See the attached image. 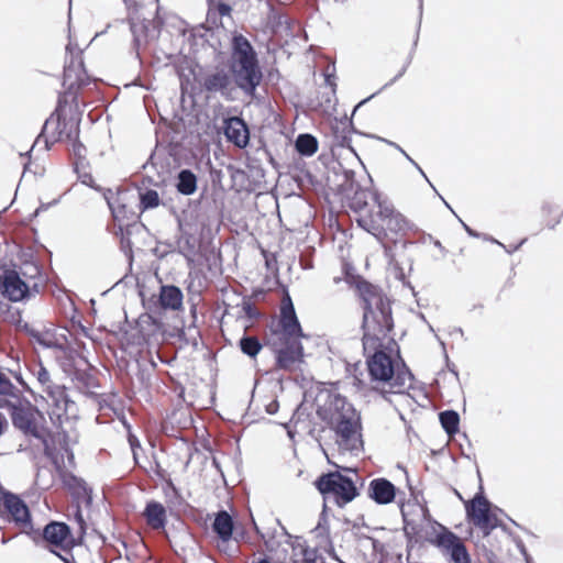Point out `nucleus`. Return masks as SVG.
<instances>
[{
    "label": "nucleus",
    "mask_w": 563,
    "mask_h": 563,
    "mask_svg": "<svg viewBox=\"0 0 563 563\" xmlns=\"http://www.w3.org/2000/svg\"><path fill=\"white\" fill-rule=\"evenodd\" d=\"M356 289L362 300L363 349L384 343L394 329V319L389 298L376 286L362 279Z\"/></svg>",
    "instance_id": "obj_1"
},
{
    "label": "nucleus",
    "mask_w": 563,
    "mask_h": 563,
    "mask_svg": "<svg viewBox=\"0 0 563 563\" xmlns=\"http://www.w3.org/2000/svg\"><path fill=\"white\" fill-rule=\"evenodd\" d=\"M228 67L236 89L245 97L254 99L263 80V71L255 48L241 33L232 36Z\"/></svg>",
    "instance_id": "obj_2"
},
{
    "label": "nucleus",
    "mask_w": 563,
    "mask_h": 563,
    "mask_svg": "<svg viewBox=\"0 0 563 563\" xmlns=\"http://www.w3.org/2000/svg\"><path fill=\"white\" fill-rule=\"evenodd\" d=\"M356 222L358 227L371 233L384 247L385 255L391 256V249L385 245L389 236H405L413 224L388 200L378 203L377 210L368 209V212L361 214Z\"/></svg>",
    "instance_id": "obj_3"
},
{
    "label": "nucleus",
    "mask_w": 563,
    "mask_h": 563,
    "mask_svg": "<svg viewBox=\"0 0 563 563\" xmlns=\"http://www.w3.org/2000/svg\"><path fill=\"white\" fill-rule=\"evenodd\" d=\"M363 350L366 355L367 369L372 380L382 382L389 386L388 390H382V396L385 399H387V394H404L411 387L413 375L405 365L402 368L395 369L394 360L385 351L384 343Z\"/></svg>",
    "instance_id": "obj_4"
},
{
    "label": "nucleus",
    "mask_w": 563,
    "mask_h": 563,
    "mask_svg": "<svg viewBox=\"0 0 563 563\" xmlns=\"http://www.w3.org/2000/svg\"><path fill=\"white\" fill-rule=\"evenodd\" d=\"M329 399V424L334 430L340 446L357 454L363 445L360 433L362 426L358 412L340 394H331Z\"/></svg>",
    "instance_id": "obj_5"
},
{
    "label": "nucleus",
    "mask_w": 563,
    "mask_h": 563,
    "mask_svg": "<svg viewBox=\"0 0 563 563\" xmlns=\"http://www.w3.org/2000/svg\"><path fill=\"white\" fill-rule=\"evenodd\" d=\"M314 486L324 500L332 496L335 505L341 508L360 495L354 479L338 471L321 474L316 479Z\"/></svg>",
    "instance_id": "obj_6"
},
{
    "label": "nucleus",
    "mask_w": 563,
    "mask_h": 563,
    "mask_svg": "<svg viewBox=\"0 0 563 563\" xmlns=\"http://www.w3.org/2000/svg\"><path fill=\"white\" fill-rule=\"evenodd\" d=\"M68 100L63 96H58L57 107L55 111L46 119L40 137L45 135V146L48 150L49 143L62 141L63 139L73 140L79 137V123L68 122L62 118V111L66 107Z\"/></svg>",
    "instance_id": "obj_7"
},
{
    "label": "nucleus",
    "mask_w": 563,
    "mask_h": 563,
    "mask_svg": "<svg viewBox=\"0 0 563 563\" xmlns=\"http://www.w3.org/2000/svg\"><path fill=\"white\" fill-rule=\"evenodd\" d=\"M33 374L43 388V391L46 393L47 399L51 401L53 407L52 413L57 416L58 419L66 416L70 408L75 406V402L68 397L66 388L53 383L49 372L42 363L37 365Z\"/></svg>",
    "instance_id": "obj_8"
},
{
    "label": "nucleus",
    "mask_w": 563,
    "mask_h": 563,
    "mask_svg": "<svg viewBox=\"0 0 563 563\" xmlns=\"http://www.w3.org/2000/svg\"><path fill=\"white\" fill-rule=\"evenodd\" d=\"M201 87L208 93L220 95L227 101L236 99L238 89L228 66H217L207 71L201 79Z\"/></svg>",
    "instance_id": "obj_9"
},
{
    "label": "nucleus",
    "mask_w": 563,
    "mask_h": 563,
    "mask_svg": "<svg viewBox=\"0 0 563 563\" xmlns=\"http://www.w3.org/2000/svg\"><path fill=\"white\" fill-rule=\"evenodd\" d=\"M490 506L492 504L483 494H476L465 505L467 518L482 529L485 536H488L494 529L503 527L501 521L490 511Z\"/></svg>",
    "instance_id": "obj_10"
},
{
    "label": "nucleus",
    "mask_w": 563,
    "mask_h": 563,
    "mask_svg": "<svg viewBox=\"0 0 563 563\" xmlns=\"http://www.w3.org/2000/svg\"><path fill=\"white\" fill-rule=\"evenodd\" d=\"M0 511L4 512L7 519L13 521L24 532H26V529H33L31 511L19 495L9 490L1 492Z\"/></svg>",
    "instance_id": "obj_11"
},
{
    "label": "nucleus",
    "mask_w": 563,
    "mask_h": 563,
    "mask_svg": "<svg viewBox=\"0 0 563 563\" xmlns=\"http://www.w3.org/2000/svg\"><path fill=\"white\" fill-rule=\"evenodd\" d=\"M0 292L12 302L26 299L30 296V287L15 268H3L0 273Z\"/></svg>",
    "instance_id": "obj_12"
},
{
    "label": "nucleus",
    "mask_w": 563,
    "mask_h": 563,
    "mask_svg": "<svg viewBox=\"0 0 563 563\" xmlns=\"http://www.w3.org/2000/svg\"><path fill=\"white\" fill-rule=\"evenodd\" d=\"M89 84V77L86 73L82 60L70 59L64 67L63 87L65 89L63 96L65 99L71 97L75 101L77 99L78 90Z\"/></svg>",
    "instance_id": "obj_13"
},
{
    "label": "nucleus",
    "mask_w": 563,
    "mask_h": 563,
    "mask_svg": "<svg viewBox=\"0 0 563 563\" xmlns=\"http://www.w3.org/2000/svg\"><path fill=\"white\" fill-rule=\"evenodd\" d=\"M278 327L280 328V339H301L306 336L288 294L282 299Z\"/></svg>",
    "instance_id": "obj_14"
},
{
    "label": "nucleus",
    "mask_w": 563,
    "mask_h": 563,
    "mask_svg": "<svg viewBox=\"0 0 563 563\" xmlns=\"http://www.w3.org/2000/svg\"><path fill=\"white\" fill-rule=\"evenodd\" d=\"M435 545L450 558L452 563H472L462 539L448 529L437 536Z\"/></svg>",
    "instance_id": "obj_15"
},
{
    "label": "nucleus",
    "mask_w": 563,
    "mask_h": 563,
    "mask_svg": "<svg viewBox=\"0 0 563 563\" xmlns=\"http://www.w3.org/2000/svg\"><path fill=\"white\" fill-rule=\"evenodd\" d=\"M10 416L13 427L20 430L24 435L33 437L46 443V440L36 426L35 415L31 406L12 405Z\"/></svg>",
    "instance_id": "obj_16"
},
{
    "label": "nucleus",
    "mask_w": 563,
    "mask_h": 563,
    "mask_svg": "<svg viewBox=\"0 0 563 563\" xmlns=\"http://www.w3.org/2000/svg\"><path fill=\"white\" fill-rule=\"evenodd\" d=\"M283 346L276 351V366L279 369L291 371L302 361L303 345L300 339H280Z\"/></svg>",
    "instance_id": "obj_17"
},
{
    "label": "nucleus",
    "mask_w": 563,
    "mask_h": 563,
    "mask_svg": "<svg viewBox=\"0 0 563 563\" xmlns=\"http://www.w3.org/2000/svg\"><path fill=\"white\" fill-rule=\"evenodd\" d=\"M222 129L227 140L236 147L245 148L250 144V128L242 117L224 118Z\"/></svg>",
    "instance_id": "obj_18"
},
{
    "label": "nucleus",
    "mask_w": 563,
    "mask_h": 563,
    "mask_svg": "<svg viewBox=\"0 0 563 563\" xmlns=\"http://www.w3.org/2000/svg\"><path fill=\"white\" fill-rule=\"evenodd\" d=\"M353 196L350 198V208L361 214L368 212L367 207L372 202L371 209L377 210L378 203L384 201L386 198L369 188H362L360 185L354 186L352 189Z\"/></svg>",
    "instance_id": "obj_19"
},
{
    "label": "nucleus",
    "mask_w": 563,
    "mask_h": 563,
    "mask_svg": "<svg viewBox=\"0 0 563 563\" xmlns=\"http://www.w3.org/2000/svg\"><path fill=\"white\" fill-rule=\"evenodd\" d=\"M397 494V487L385 477H377L369 482L367 496L377 505L391 504Z\"/></svg>",
    "instance_id": "obj_20"
},
{
    "label": "nucleus",
    "mask_w": 563,
    "mask_h": 563,
    "mask_svg": "<svg viewBox=\"0 0 563 563\" xmlns=\"http://www.w3.org/2000/svg\"><path fill=\"white\" fill-rule=\"evenodd\" d=\"M71 531L67 523L60 521L48 522L42 532V539L54 547L64 548V542L70 537Z\"/></svg>",
    "instance_id": "obj_21"
},
{
    "label": "nucleus",
    "mask_w": 563,
    "mask_h": 563,
    "mask_svg": "<svg viewBox=\"0 0 563 563\" xmlns=\"http://www.w3.org/2000/svg\"><path fill=\"white\" fill-rule=\"evenodd\" d=\"M62 482L64 486L70 490V493L76 499L81 500L86 505L91 504V489L87 487V484L82 478L77 477L70 472H63Z\"/></svg>",
    "instance_id": "obj_22"
},
{
    "label": "nucleus",
    "mask_w": 563,
    "mask_h": 563,
    "mask_svg": "<svg viewBox=\"0 0 563 563\" xmlns=\"http://www.w3.org/2000/svg\"><path fill=\"white\" fill-rule=\"evenodd\" d=\"M184 295L175 285H162L159 287L158 303L164 310L176 311L183 307Z\"/></svg>",
    "instance_id": "obj_23"
},
{
    "label": "nucleus",
    "mask_w": 563,
    "mask_h": 563,
    "mask_svg": "<svg viewBox=\"0 0 563 563\" xmlns=\"http://www.w3.org/2000/svg\"><path fill=\"white\" fill-rule=\"evenodd\" d=\"M146 523L154 530L164 529L167 522L166 508L156 500H150L143 511Z\"/></svg>",
    "instance_id": "obj_24"
},
{
    "label": "nucleus",
    "mask_w": 563,
    "mask_h": 563,
    "mask_svg": "<svg viewBox=\"0 0 563 563\" xmlns=\"http://www.w3.org/2000/svg\"><path fill=\"white\" fill-rule=\"evenodd\" d=\"M211 527L212 531L221 541L228 542L231 540L234 530V521L227 510H219L214 515V520Z\"/></svg>",
    "instance_id": "obj_25"
},
{
    "label": "nucleus",
    "mask_w": 563,
    "mask_h": 563,
    "mask_svg": "<svg viewBox=\"0 0 563 563\" xmlns=\"http://www.w3.org/2000/svg\"><path fill=\"white\" fill-rule=\"evenodd\" d=\"M176 189L184 196H190L197 190V176L192 170L184 168L176 177Z\"/></svg>",
    "instance_id": "obj_26"
},
{
    "label": "nucleus",
    "mask_w": 563,
    "mask_h": 563,
    "mask_svg": "<svg viewBox=\"0 0 563 563\" xmlns=\"http://www.w3.org/2000/svg\"><path fill=\"white\" fill-rule=\"evenodd\" d=\"M295 148L301 156H312L318 151V140L309 133H301L295 141Z\"/></svg>",
    "instance_id": "obj_27"
},
{
    "label": "nucleus",
    "mask_w": 563,
    "mask_h": 563,
    "mask_svg": "<svg viewBox=\"0 0 563 563\" xmlns=\"http://www.w3.org/2000/svg\"><path fill=\"white\" fill-rule=\"evenodd\" d=\"M439 420L449 437L459 432L460 416L455 410L449 409L440 412Z\"/></svg>",
    "instance_id": "obj_28"
},
{
    "label": "nucleus",
    "mask_w": 563,
    "mask_h": 563,
    "mask_svg": "<svg viewBox=\"0 0 563 563\" xmlns=\"http://www.w3.org/2000/svg\"><path fill=\"white\" fill-rule=\"evenodd\" d=\"M232 8L230 4L221 0H214L213 3H208L207 21L218 24V18L230 16Z\"/></svg>",
    "instance_id": "obj_29"
},
{
    "label": "nucleus",
    "mask_w": 563,
    "mask_h": 563,
    "mask_svg": "<svg viewBox=\"0 0 563 563\" xmlns=\"http://www.w3.org/2000/svg\"><path fill=\"white\" fill-rule=\"evenodd\" d=\"M239 347L243 354L254 358L261 352L263 345L256 336L243 334L239 341Z\"/></svg>",
    "instance_id": "obj_30"
},
{
    "label": "nucleus",
    "mask_w": 563,
    "mask_h": 563,
    "mask_svg": "<svg viewBox=\"0 0 563 563\" xmlns=\"http://www.w3.org/2000/svg\"><path fill=\"white\" fill-rule=\"evenodd\" d=\"M400 512L404 520V533L407 540L410 542L421 531V525L413 519L409 518L405 506H400Z\"/></svg>",
    "instance_id": "obj_31"
},
{
    "label": "nucleus",
    "mask_w": 563,
    "mask_h": 563,
    "mask_svg": "<svg viewBox=\"0 0 563 563\" xmlns=\"http://www.w3.org/2000/svg\"><path fill=\"white\" fill-rule=\"evenodd\" d=\"M158 192L154 189H146L140 194V205L143 210L153 209L159 206Z\"/></svg>",
    "instance_id": "obj_32"
},
{
    "label": "nucleus",
    "mask_w": 563,
    "mask_h": 563,
    "mask_svg": "<svg viewBox=\"0 0 563 563\" xmlns=\"http://www.w3.org/2000/svg\"><path fill=\"white\" fill-rule=\"evenodd\" d=\"M0 394H11L12 398L20 397V390L11 383L9 377L0 371Z\"/></svg>",
    "instance_id": "obj_33"
},
{
    "label": "nucleus",
    "mask_w": 563,
    "mask_h": 563,
    "mask_svg": "<svg viewBox=\"0 0 563 563\" xmlns=\"http://www.w3.org/2000/svg\"><path fill=\"white\" fill-rule=\"evenodd\" d=\"M302 563H316L318 559V550L306 547L301 550Z\"/></svg>",
    "instance_id": "obj_34"
},
{
    "label": "nucleus",
    "mask_w": 563,
    "mask_h": 563,
    "mask_svg": "<svg viewBox=\"0 0 563 563\" xmlns=\"http://www.w3.org/2000/svg\"><path fill=\"white\" fill-rule=\"evenodd\" d=\"M242 309L249 319H257L260 317V311L250 301H243Z\"/></svg>",
    "instance_id": "obj_35"
},
{
    "label": "nucleus",
    "mask_w": 563,
    "mask_h": 563,
    "mask_svg": "<svg viewBox=\"0 0 563 563\" xmlns=\"http://www.w3.org/2000/svg\"><path fill=\"white\" fill-rule=\"evenodd\" d=\"M73 154L78 157V158H81L85 156V153H86V147L84 146V144L77 139H73Z\"/></svg>",
    "instance_id": "obj_36"
},
{
    "label": "nucleus",
    "mask_w": 563,
    "mask_h": 563,
    "mask_svg": "<svg viewBox=\"0 0 563 563\" xmlns=\"http://www.w3.org/2000/svg\"><path fill=\"white\" fill-rule=\"evenodd\" d=\"M485 240H487V241H490V242H493V243L498 244L499 246H501V247H503L507 253H509V254H511V253H514L515 251H517V250H518V249H519V247H520V246L526 242V239H523V240H522V241H520L517 245H515V246H509V247H508V246H506L505 244H503L501 242L497 241L496 239H494V238H492V236H489V238L485 236Z\"/></svg>",
    "instance_id": "obj_37"
},
{
    "label": "nucleus",
    "mask_w": 563,
    "mask_h": 563,
    "mask_svg": "<svg viewBox=\"0 0 563 563\" xmlns=\"http://www.w3.org/2000/svg\"><path fill=\"white\" fill-rule=\"evenodd\" d=\"M410 62H411V57H409V59H408V60H407V63L402 66V68H401V69H399V73H398V74H397L393 79H390L388 82H386V84L384 85V88H387V87H389V86L394 85V84H395L399 78H401V77L405 75V73L407 71V68H408V66H409Z\"/></svg>",
    "instance_id": "obj_38"
},
{
    "label": "nucleus",
    "mask_w": 563,
    "mask_h": 563,
    "mask_svg": "<svg viewBox=\"0 0 563 563\" xmlns=\"http://www.w3.org/2000/svg\"><path fill=\"white\" fill-rule=\"evenodd\" d=\"M120 231H121V247H122V250L124 252H126V250H129L131 252L132 243H131L130 238L128 236L129 232H126V234H125L123 232L122 228H120Z\"/></svg>",
    "instance_id": "obj_39"
},
{
    "label": "nucleus",
    "mask_w": 563,
    "mask_h": 563,
    "mask_svg": "<svg viewBox=\"0 0 563 563\" xmlns=\"http://www.w3.org/2000/svg\"><path fill=\"white\" fill-rule=\"evenodd\" d=\"M75 519H76L77 523L79 525L80 530L82 532H85V530H86V522H85V519H84V516H82V512H81V509H80L79 505H77V508H76V511H75Z\"/></svg>",
    "instance_id": "obj_40"
},
{
    "label": "nucleus",
    "mask_w": 563,
    "mask_h": 563,
    "mask_svg": "<svg viewBox=\"0 0 563 563\" xmlns=\"http://www.w3.org/2000/svg\"><path fill=\"white\" fill-rule=\"evenodd\" d=\"M8 397H11V394H0V408H10L12 407V405H14L13 402H11Z\"/></svg>",
    "instance_id": "obj_41"
},
{
    "label": "nucleus",
    "mask_w": 563,
    "mask_h": 563,
    "mask_svg": "<svg viewBox=\"0 0 563 563\" xmlns=\"http://www.w3.org/2000/svg\"><path fill=\"white\" fill-rule=\"evenodd\" d=\"M279 402L274 399L266 406V412L269 415H275L278 411Z\"/></svg>",
    "instance_id": "obj_42"
},
{
    "label": "nucleus",
    "mask_w": 563,
    "mask_h": 563,
    "mask_svg": "<svg viewBox=\"0 0 563 563\" xmlns=\"http://www.w3.org/2000/svg\"><path fill=\"white\" fill-rule=\"evenodd\" d=\"M354 175H355V173H354V170H352V169H346V170H344V176H345L346 181H350V183H351V184H350L351 189H354V186H356V185H357V184H355V183H354V180H353V179H354Z\"/></svg>",
    "instance_id": "obj_43"
},
{
    "label": "nucleus",
    "mask_w": 563,
    "mask_h": 563,
    "mask_svg": "<svg viewBox=\"0 0 563 563\" xmlns=\"http://www.w3.org/2000/svg\"><path fill=\"white\" fill-rule=\"evenodd\" d=\"M51 553L55 554L56 556H58L64 563H76L74 556H70V558H67V556H64L62 555L59 552L53 550V549H48Z\"/></svg>",
    "instance_id": "obj_44"
},
{
    "label": "nucleus",
    "mask_w": 563,
    "mask_h": 563,
    "mask_svg": "<svg viewBox=\"0 0 563 563\" xmlns=\"http://www.w3.org/2000/svg\"><path fill=\"white\" fill-rule=\"evenodd\" d=\"M459 221L462 223L464 230L466 231V233L472 236V238H479V233L476 232L475 230H473L472 228H470L466 223H464L461 219H459Z\"/></svg>",
    "instance_id": "obj_45"
},
{
    "label": "nucleus",
    "mask_w": 563,
    "mask_h": 563,
    "mask_svg": "<svg viewBox=\"0 0 563 563\" xmlns=\"http://www.w3.org/2000/svg\"><path fill=\"white\" fill-rule=\"evenodd\" d=\"M429 239L433 242L434 246L440 250L442 253V257H444L448 253V250L442 245V243L439 240H434L431 235H429Z\"/></svg>",
    "instance_id": "obj_46"
},
{
    "label": "nucleus",
    "mask_w": 563,
    "mask_h": 563,
    "mask_svg": "<svg viewBox=\"0 0 563 563\" xmlns=\"http://www.w3.org/2000/svg\"><path fill=\"white\" fill-rule=\"evenodd\" d=\"M80 179H81L82 184L93 187L92 186L93 178L90 174H84L82 176H80Z\"/></svg>",
    "instance_id": "obj_47"
},
{
    "label": "nucleus",
    "mask_w": 563,
    "mask_h": 563,
    "mask_svg": "<svg viewBox=\"0 0 563 563\" xmlns=\"http://www.w3.org/2000/svg\"><path fill=\"white\" fill-rule=\"evenodd\" d=\"M404 156L420 172V174L426 177L424 172L421 169V167L407 154L405 151H402Z\"/></svg>",
    "instance_id": "obj_48"
},
{
    "label": "nucleus",
    "mask_w": 563,
    "mask_h": 563,
    "mask_svg": "<svg viewBox=\"0 0 563 563\" xmlns=\"http://www.w3.org/2000/svg\"><path fill=\"white\" fill-rule=\"evenodd\" d=\"M14 377H15V379L21 384V386H22L25 390H27V391H32V389L29 387V385L24 382V379H23V377H22V375H21V374L15 373V374H14Z\"/></svg>",
    "instance_id": "obj_49"
},
{
    "label": "nucleus",
    "mask_w": 563,
    "mask_h": 563,
    "mask_svg": "<svg viewBox=\"0 0 563 563\" xmlns=\"http://www.w3.org/2000/svg\"><path fill=\"white\" fill-rule=\"evenodd\" d=\"M8 426L5 417L0 412V437L2 435L4 428Z\"/></svg>",
    "instance_id": "obj_50"
},
{
    "label": "nucleus",
    "mask_w": 563,
    "mask_h": 563,
    "mask_svg": "<svg viewBox=\"0 0 563 563\" xmlns=\"http://www.w3.org/2000/svg\"><path fill=\"white\" fill-rule=\"evenodd\" d=\"M325 84L330 87H334V77L330 74H325Z\"/></svg>",
    "instance_id": "obj_51"
},
{
    "label": "nucleus",
    "mask_w": 563,
    "mask_h": 563,
    "mask_svg": "<svg viewBox=\"0 0 563 563\" xmlns=\"http://www.w3.org/2000/svg\"><path fill=\"white\" fill-rule=\"evenodd\" d=\"M374 96H376V93H373L372 96H369L368 98L362 100L354 109V111L360 108L361 106H363L365 102H367L371 98H373Z\"/></svg>",
    "instance_id": "obj_52"
},
{
    "label": "nucleus",
    "mask_w": 563,
    "mask_h": 563,
    "mask_svg": "<svg viewBox=\"0 0 563 563\" xmlns=\"http://www.w3.org/2000/svg\"><path fill=\"white\" fill-rule=\"evenodd\" d=\"M253 563H272L271 560L266 556L258 559L257 561H254Z\"/></svg>",
    "instance_id": "obj_53"
},
{
    "label": "nucleus",
    "mask_w": 563,
    "mask_h": 563,
    "mask_svg": "<svg viewBox=\"0 0 563 563\" xmlns=\"http://www.w3.org/2000/svg\"><path fill=\"white\" fill-rule=\"evenodd\" d=\"M387 143H388L389 145L394 146V147H395L396 150H398L399 152H401V153H402V151H404V150H402L398 144H396V143H394V142H391V141H387Z\"/></svg>",
    "instance_id": "obj_54"
},
{
    "label": "nucleus",
    "mask_w": 563,
    "mask_h": 563,
    "mask_svg": "<svg viewBox=\"0 0 563 563\" xmlns=\"http://www.w3.org/2000/svg\"><path fill=\"white\" fill-rule=\"evenodd\" d=\"M387 143H388L389 145L394 146V147H395L396 150H398L399 152H401V153H402V151H404V150H402L398 144H396V143H394V142H391V141H387Z\"/></svg>",
    "instance_id": "obj_55"
},
{
    "label": "nucleus",
    "mask_w": 563,
    "mask_h": 563,
    "mask_svg": "<svg viewBox=\"0 0 563 563\" xmlns=\"http://www.w3.org/2000/svg\"><path fill=\"white\" fill-rule=\"evenodd\" d=\"M387 143H388L389 145L394 146V147H395L396 150H398L399 152H401V153H402V151H404V150H402L398 144H396V143H394V142H391V141H387Z\"/></svg>",
    "instance_id": "obj_56"
},
{
    "label": "nucleus",
    "mask_w": 563,
    "mask_h": 563,
    "mask_svg": "<svg viewBox=\"0 0 563 563\" xmlns=\"http://www.w3.org/2000/svg\"><path fill=\"white\" fill-rule=\"evenodd\" d=\"M440 198L442 199V201L444 202V205H445V206H446V207H448L452 212H454V211L452 210L451 206L449 205V202H446V201L443 199V197H441V196H440Z\"/></svg>",
    "instance_id": "obj_57"
},
{
    "label": "nucleus",
    "mask_w": 563,
    "mask_h": 563,
    "mask_svg": "<svg viewBox=\"0 0 563 563\" xmlns=\"http://www.w3.org/2000/svg\"><path fill=\"white\" fill-rule=\"evenodd\" d=\"M419 11H420V16L422 15V0H419Z\"/></svg>",
    "instance_id": "obj_58"
},
{
    "label": "nucleus",
    "mask_w": 563,
    "mask_h": 563,
    "mask_svg": "<svg viewBox=\"0 0 563 563\" xmlns=\"http://www.w3.org/2000/svg\"><path fill=\"white\" fill-rule=\"evenodd\" d=\"M420 510L422 512L423 516H426V514L428 512V509L427 508H423V507H420Z\"/></svg>",
    "instance_id": "obj_59"
},
{
    "label": "nucleus",
    "mask_w": 563,
    "mask_h": 563,
    "mask_svg": "<svg viewBox=\"0 0 563 563\" xmlns=\"http://www.w3.org/2000/svg\"><path fill=\"white\" fill-rule=\"evenodd\" d=\"M31 268L34 271L35 275H36V274H38V268H37V266L32 265V266H31Z\"/></svg>",
    "instance_id": "obj_60"
},
{
    "label": "nucleus",
    "mask_w": 563,
    "mask_h": 563,
    "mask_svg": "<svg viewBox=\"0 0 563 563\" xmlns=\"http://www.w3.org/2000/svg\"><path fill=\"white\" fill-rule=\"evenodd\" d=\"M345 471L352 472L354 474V476L358 477L357 473L354 470L345 468Z\"/></svg>",
    "instance_id": "obj_61"
},
{
    "label": "nucleus",
    "mask_w": 563,
    "mask_h": 563,
    "mask_svg": "<svg viewBox=\"0 0 563 563\" xmlns=\"http://www.w3.org/2000/svg\"><path fill=\"white\" fill-rule=\"evenodd\" d=\"M33 147H35V144H32V147H30V151L26 152V155L31 154V151H33Z\"/></svg>",
    "instance_id": "obj_62"
},
{
    "label": "nucleus",
    "mask_w": 563,
    "mask_h": 563,
    "mask_svg": "<svg viewBox=\"0 0 563 563\" xmlns=\"http://www.w3.org/2000/svg\"><path fill=\"white\" fill-rule=\"evenodd\" d=\"M33 147H35V144H32V147H30V151L26 152V155L31 154V151H33Z\"/></svg>",
    "instance_id": "obj_63"
},
{
    "label": "nucleus",
    "mask_w": 563,
    "mask_h": 563,
    "mask_svg": "<svg viewBox=\"0 0 563 563\" xmlns=\"http://www.w3.org/2000/svg\"><path fill=\"white\" fill-rule=\"evenodd\" d=\"M345 143H346V139L344 137V139L342 140V142H341V145H342V146H344V145H345Z\"/></svg>",
    "instance_id": "obj_64"
}]
</instances>
